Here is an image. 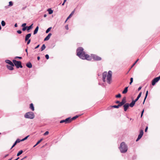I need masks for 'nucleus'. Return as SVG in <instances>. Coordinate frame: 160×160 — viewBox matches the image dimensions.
<instances>
[{
    "label": "nucleus",
    "mask_w": 160,
    "mask_h": 160,
    "mask_svg": "<svg viewBox=\"0 0 160 160\" xmlns=\"http://www.w3.org/2000/svg\"><path fill=\"white\" fill-rule=\"evenodd\" d=\"M14 27L15 28H17L18 27V25L17 23H15L14 25Z\"/></svg>",
    "instance_id": "60"
},
{
    "label": "nucleus",
    "mask_w": 160,
    "mask_h": 160,
    "mask_svg": "<svg viewBox=\"0 0 160 160\" xmlns=\"http://www.w3.org/2000/svg\"><path fill=\"white\" fill-rule=\"evenodd\" d=\"M75 11V9L71 13V14L69 15V16L67 17V20L69 18H70L72 16V15L74 14Z\"/></svg>",
    "instance_id": "17"
},
{
    "label": "nucleus",
    "mask_w": 160,
    "mask_h": 160,
    "mask_svg": "<svg viewBox=\"0 0 160 160\" xmlns=\"http://www.w3.org/2000/svg\"><path fill=\"white\" fill-rule=\"evenodd\" d=\"M14 66V64L13 63V65H7L6 67L7 68L10 70H12L14 69V68L13 67Z\"/></svg>",
    "instance_id": "10"
},
{
    "label": "nucleus",
    "mask_w": 160,
    "mask_h": 160,
    "mask_svg": "<svg viewBox=\"0 0 160 160\" xmlns=\"http://www.w3.org/2000/svg\"><path fill=\"white\" fill-rule=\"evenodd\" d=\"M111 107L112 108H119V107L118 105H114L113 106H111Z\"/></svg>",
    "instance_id": "35"
},
{
    "label": "nucleus",
    "mask_w": 160,
    "mask_h": 160,
    "mask_svg": "<svg viewBox=\"0 0 160 160\" xmlns=\"http://www.w3.org/2000/svg\"><path fill=\"white\" fill-rule=\"evenodd\" d=\"M136 102L134 100H132L130 104L129 103V106L131 108L133 107L134 106Z\"/></svg>",
    "instance_id": "15"
},
{
    "label": "nucleus",
    "mask_w": 160,
    "mask_h": 160,
    "mask_svg": "<svg viewBox=\"0 0 160 160\" xmlns=\"http://www.w3.org/2000/svg\"><path fill=\"white\" fill-rule=\"evenodd\" d=\"M25 51L27 52V55L28 56V49L27 48H26L25 49Z\"/></svg>",
    "instance_id": "55"
},
{
    "label": "nucleus",
    "mask_w": 160,
    "mask_h": 160,
    "mask_svg": "<svg viewBox=\"0 0 160 160\" xmlns=\"http://www.w3.org/2000/svg\"><path fill=\"white\" fill-rule=\"evenodd\" d=\"M25 118L31 119H33L35 117L34 113L32 112H29L26 113L24 115Z\"/></svg>",
    "instance_id": "3"
},
{
    "label": "nucleus",
    "mask_w": 160,
    "mask_h": 160,
    "mask_svg": "<svg viewBox=\"0 0 160 160\" xmlns=\"http://www.w3.org/2000/svg\"><path fill=\"white\" fill-rule=\"evenodd\" d=\"M38 29H39V27L38 26H37L36 28H35V30L34 31V32H33V34L34 35H35L37 33L38 30Z\"/></svg>",
    "instance_id": "22"
},
{
    "label": "nucleus",
    "mask_w": 160,
    "mask_h": 160,
    "mask_svg": "<svg viewBox=\"0 0 160 160\" xmlns=\"http://www.w3.org/2000/svg\"><path fill=\"white\" fill-rule=\"evenodd\" d=\"M144 110L143 109L142 111L141 112V117H142V116H143V113H144Z\"/></svg>",
    "instance_id": "45"
},
{
    "label": "nucleus",
    "mask_w": 160,
    "mask_h": 160,
    "mask_svg": "<svg viewBox=\"0 0 160 160\" xmlns=\"http://www.w3.org/2000/svg\"><path fill=\"white\" fill-rule=\"evenodd\" d=\"M20 142V139L19 138H18L13 144L11 149H12L13 148L15 147L17 143H19Z\"/></svg>",
    "instance_id": "11"
},
{
    "label": "nucleus",
    "mask_w": 160,
    "mask_h": 160,
    "mask_svg": "<svg viewBox=\"0 0 160 160\" xmlns=\"http://www.w3.org/2000/svg\"><path fill=\"white\" fill-rule=\"evenodd\" d=\"M26 66L29 68H31L32 67V65L30 62H28L26 64Z\"/></svg>",
    "instance_id": "18"
},
{
    "label": "nucleus",
    "mask_w": 160,
    "mask_h": 160,
    "mask_svg": "<svg viewBox=\"0 0 160 160\" xmlns=\"http://www.w3.org/2000/svg\"><path fill=\"white\" fill-rule=\"evenodd\" d=\"M141 138H138H138L136 140V141L138 142V141H139Z\"/></svg>",
    "instance_id": "56"
},
{
    "label": "nucleus",
    "mask_w": 160,
    "mask_h": 160,
    "mask_svg": "<svg viewBox=\"0 0 160 160\" xmlns=\"http://www.w3.org/2000/svg\"><path fill=\"white\" fill-rule=\"evenodd\" d=\"M160 79L158 77L154 78L152 81V86L155 85L156 83Z\"/></svg>",
    "instance_id": "8"
},
{
    "label": "nucleus",
    "mask_w": 160,
    "mask_h": 160,
    "mask_svg": "<svg viewBox=\"0 0 160 160\" xmlns=\"http://www.w3.org/2000/svg\"><path fill=\"white\" fill-rule=\"evenodd\" d=\"M47 11L48 12L49 14H52L53 12V10H52V9L50 8H48L47 10Z\"/></svg>",
    "instance_id": "26"
},
{
    "label": "nucleus",
    "mask_w": 160,
    "mask_h": 160,
    "mask_svg": "<svg viewBox=\"0 0 160 160\" xmlns=\"http://www.w3.org/2000/svg\"><path fill=\"white\" fill-rule=\"evenodd\" d=\"M105 79L106 78H102V80L103 81V82H105Z\"/></svg>",
    "instance_id": "62"
},
{
    "label": "nucleus",
    "mask_w": 160,
    "mask_h": 160,
    "mask_svg": "<svg viewBox=\"0 0 160 160\" xmlns=\"http://www.w3.org/2000/svg\"><path fill=\"white\" fill-rule=\"evenodd\" d=\"M70 117H68L65 119L61 120L60 121V123H68L71 122Z\"/></svg>",
    "instance_id": "7"
},
{
    "label": "nucleus",
    "mask_w": 160,
    "mask_h": 160,
    "mask_svg": "<svg viewBox=\"0 0 160 160\" xmlns=\"http://www.w3.org/2000/svg\"><path fill=\"white\" fill-rule=\"evenodd\" d=\"M119 148L122 153H125L127 152L128 147L125 142H122L120 144Z\"/></svg>",
    "instance_id": "2"
},
{
    "label": "nucleus",
    "mask_w": 160,
    "mask_h": 160,
    "mask_svg": "<svg viewBox=\"0 0 160 160\" xmlns=\"http://www.w3.org/2000/svg\"><path fill=\"white\" fill-rule=\"evenodd\" d=\"M46 47L45 45L44 44H43L42 45L41 48L39 50L40 51H41V52L43 51V50H44L45 49Z\"/></svg>",
    "instance_id": "24"
},
{
    "label": "nucleus",
    "mask_w": 160,
    "mask_h": 160,
    "mask_svg": "<svg viewBox=\"0 0 160 160\" xmlns=\"http://www.w3.org/2000/svg\"><path fill=\"white\" fill-rule=\"evenodd\" d=\"M91 58H92L93 60L96 61H99L102 60V58L97 55L92 54L91 55Z\"/></svg>",
    "instance_id": "5"
},
{
    "label": "nucleus",
    "mask_w": 160,
    "mask_h": 160,
    "mask_svg": "<svg viewBox=\"0 0 160 160\" xmlns=\"http://www.w3.org/2000/svg\"><path fill=\"white\" fill-rule=\"evenodd\" d=\"M27 45H28L29 44H30V42H31V39H28V40H27Z\"/></svg>",
    "instance_id": "42"
},
{
    "label": "nucleus",
    "mask_w": 160,
    "mask_h": 160,
    "mask_svg": "<svg viewBox=\"0 0 160 160\" xmlns=\"http://www.w3.org/2000/svg\"><path fill=\"white\" fill-rule=\"evenodd\" d=\"M120 102L119 101H117L116 102H115V103H117V104H119V102Z\"/></svg>",
    "instance_id": "58"
},
{
    "label": "nucleus",
    "mask_w": 160,
    "mask_h": 160,
    "mask_svg": "<svg viewBox=\"0 0 160 160\" xmlns=\"http://www.w3.org/2000/svg\"><path fill=\"white\" fill-rule=\"evenodd\" d=\"M26 25H27L26 23H23L22 24L21 27H26V26H26Z\"/></svg>",
    "instance_id": "41"
},
{
    "label": "nucleus",
    "mask_w": 160,
    "mask_h": 160,
    "mask_svg": "<svg viewBox=\"0 0 160 160\" xmlns=\"http://www.w3.org/2000/svg\"><path fill=\"white\" fill-rule=\"evenodd\" d=\"M81 115V114L79 115H76V116H74L72 118H71L70 117V120L71 121V122L72 121L78 118V117H79Z\"/></svg>",
    "instance_id": "16"
},
{
    "label": "nucleus",
    "mask_w": 160,
    "mask_h": 160,
    "mask_svg": "<svg viewBox=\"0 0 160 160\" xmlns=\"http://www.w3.org/2000/svg\"><path fill=\"white\" fill-rule=\"evenodd\" d=\"M136 155H134L133 157H132V159L134 160V159H136Z\"/></svg>",
    "instance_id": "51"
},
{
    "label": "nucleus",
    "mask_w": 160,
    "mask_h": 160,
    "mask_svg": "<svg viewBox=\"0 0 160 160\" xmlns=\"http://www.w3.org/2000/svg\"><path fill=\"white\" fill-rule=\"evenodd\" d=\"M47 16V15L46 14H44V15H43V17H44L45 18Z\"/></svg>",
    "instance_id": "64"
},
{
    "label": "nucleus",
    "mask_w": 160,
    "mask_h": 160,
    "mask_svg": "<svg viewBox=\"0 0 160 160\" xmlns=\"http://www.w3.org/2000/svg\"><path fill=\"white\" fill-rule=\"evenodd\" d=\"M124 104V103H122V102H120L118 105L119 108L122 105L123 106Z\"/></svg>",
    "instance_id": "38"
},
{
    "label": "nucleus",
    "mask_w": 160,
    "mask_h": 160,
    "mask_svg": "<svg viewBox=\"0 0 160 160\" xmlns=\"http://www.w3.org/2000/svg\"><path fill=\"white\" fill-rule=\"evenodd\" d=\"M12 61L14 66L15 65L17 68H22V62L20 61H17L15 59H13Z\"/></svg>",
    "instance_id": "4"
},
{
    "label": "nucleus",
    "mask_w": 160,
    "mask_h": 160,
    "mask_svg": "<svg viewBox=\"0 0 160 160\" xmlns=\"http://www.w3.org/2000/svg\"><path fill=\"white\" fill-rule=\"evenodd\" d=\"M26 8H27V6H25V7H22V10H24Z\"/></svg>",
    "instance_id": "53"
},
{
    "label": "nucleus",
    "mask_w": 160,
    "mask_h": 160,
    "mask_svg": "<svg viewBox=\"0 0 160 160\" xmlns=\"http://www.w3.org/2000/svg\"><path fill=\"white\" fill-rule=\"evenodd\" d=\"M76 53L77 55L82 59H86L88 61H90L92 59L89 55L85 53L83 48L82 47H79L77 48Z\"/></svg>",
    "instance_id": "1"
},
{
    "label": "nucleus",
    "mask_w": 160,
    "mask_h": 160,
    "mask_svg": "<svg viewBox=\"0 0 160 160\" xmlns=\"http://www.w3.org/2000/svg\"><path fill=\"white\" fill-rule=\"evenodd\" d=\"M33 23L32 24L29 26H27V32H30V30L32 29L33 28Z\"/></svg>",
    "instance_id": "13"
},
{
    "label": "nucleus",
    "mask_w": 160,
    "mask_h": 160,
    "mask_svg": "<svg viewBox=\"0 0 160 160\" xmlns=\"http://www.w3.org/2000/svg\"><path fill=\"white\" fill-rule=\"evenodd\" d=\"M121 102H122L123 103H124V104L126 103V97H124L123 98Z\"/></svg>",
    "instance_id": "25"
},
{
    "label": "nucleus",
    "mask_w": 160,
    "mask_h": 160,
    "mask_svg": "<svg viewBox=\"0 0 160 160\" xmlns=\"http://www.w3.org/2000/svg\"><path fill=\"white\" fill-rule=\"evenodd\" d=\"M13 5V2L12 1H10L9 2L8 5L10 7H12Z\"/></svg>",
    "instance_id": "33"
},
{
    "label": "nucleus",
    "mask_w": 160,
    "mask_h": 160,
    "mask_svg": "<svg viewBox=\"0 0 160 160\" xmlns=\"http://www.w3.org/2000/svg\"><path fill=\"white\" fill-rule=\"evenodd\" d=\"M140 135H141L142 136L143 134V131L142 130H141L140 131L139 134Z\"/></svg>",
    "instance_id": "34"
},
{
    "label": "nucleus",
    "mask_w": 160,
    "mask_h": 160,
    "mask_svg": "<svg viewBox=\"0 0 160 160\" xmlns=\"http://www.w3.org/2000/svg\"><path fill=\"white\" fill-rule=\"evenodd\" d=\"M142 88V87L141 86L139 87L138 88V91H139Z\"/></svg>",
    "instance_id": "52"
},
{
    "label": "nucleus",
    "mask_w": 160,
    "mask_h": 160,
    "mask_svg": "<svg viewBox=\"0 0 160 160\" xmlns=\"http://www.w3.org/2000/svg\"><path fill=\"white\" fill-rule=\"evenodd\" d=\"M138 60H139L138 59H137V60L135 61V62L132 65V66H131V68H132L136 64V63L138 61Z\"/></svg>",
    "instance_id": "40"
},
{
    "label": "nucleus",
    "mask_w": 160,
    "mask_h": 160,
    "mask_svg": "<svg viewBox=\"0 0 160 160\" xmlns=\"http://www.w3.org/2000/svg\"><path fill=\"white\" fill-rule=\"evenodd\" d=\"M29 136V135H28L27 136L25 137L24 138H22V139L20 140V142L23 141L25 140H26L28 138Z\"/></svg>",
    "instance_id": "28"
},
{
    "label": "nucleus",
    "mask_w": 160,
    "mask_h": 160,
    "mask_svg": "<svg viewBox=\"0 0 160 160\" xmlns=\"http://www.w3.org/2000/svg\"><path fill=\"white\" fill-rule=\"evenodd\" d=\"M39 46H40V44L38 45L34 49H36L38 48L39 47Z\"/></svg>",
    "instance_id": "50"
},
{
    "label": "nucleus",
    "mask_w": 160,
    "mask_h": 160,
    "mask_svg": "<svg viewBox=\"0 0 160 160\" xmlns=\"http://www.w3.org/2000/svg\"><path fill=\"white\" fill-rule=\"evenodd\" d=\"M65 28L67 30H68L69 28H68V25H66L65 26Z\"/></svg>",
    "instance_id": "48"
},
{
    "label": "nucleus",
    "mask_w": 160,
    "mask_h": 160,
    "mask_svg": "<svg viewBox=\"0 0 160 160\" xmlns=\"http://www.w3.org/2000/svg\"><path fill=\"white\" fill-rule=\"evenodd\" d=\"M148 126H147L145 128V132H147V130H148Z\"/></svg>",
    "instance_id": "49"
},
{
    "label": "nucleus",
    "mask_w": 160,
    "mask_h": 160,
    "mask_svg": "<svg viewBox=\"0 0 160 160\" xmlns=\"http://www.w3.org/2000/svg\"><path fill=\"white\" fill-rule=\"evenodd\" d=\"M128 87H126L124 88V90L122 92V93L123 94H126L128 91Z\"/></svg>",
    "instance_id": "20"
},
{
    "label": "nucleus",
    "mask_w": 160,
    "mask_h": 160,
    "mask_svg": "<svg viewBox=\"0 0 160 160\" xmlns=\"http://www.w3.org/2000/svg\"><path fill=\"white\" fill-rule=\"evenodd\" d=\"M22 27V30L23 31H25L26 30H27V26H26V27Z\"/></svg>",
    "instance_id": "31"
},
{
    "label": "nucleus",
    "mask_w": 160,
    "mask_h": 160,
    "mask_svg": "<svg viewBox=\"0 0 160 160\" xmlns=\"http://www.w3.org/2000/svg\"><path fill=\"white\" fill-rule=\"evenodd\" d=\"M130 82H133V78H131L130 79Z\"/></svg>",
    "instance_id": "54"
},
{
    "label": "nucleus",
    "mask_w": 160,
    "mask_h": 160,
    "mask_svg": "<svg viewBox=\"0 0 160 160\" xmlns=\"http://www.w3.org/2000/svg\"><path fill=\"white\" fill-rule=\"evenodd\" d=\"M40 57L39 56H38L37 57V59L38 60H39L40 59Z\"/></svg>",
    "instance_id": "61"
},
{
    "label": "nucleus",
    "mask_w": 160,
    "mask_h": 160,
    "mask_svg": "<svg viewBox=\"0 0 160 160\" xmlns=\"http://www.w3.org/2000/svg\"><path fill=\"white\" fill-rule=\"evenodd\" d=\"M142 92H140L138 94V96L137 98L134 100L137 102V101L141 97V95H142Z\"/></svg>",
    "instance_id": "19"
},
{
    "label": "nucleus",
    "mask_w": 160,
    "mask_h": 160,
    "mask_svg": "<svg viewBox=\"0 0 160 160\" xmlns=\"http://www.w3.org/2000/svg\"><path fill=\"white\" fill-rule=\"evenodd\" d=\"M15 59L18 58L19 59H21L22 58V57H21L16 56L14 58Z\"/></svg>",
    "instance_id": "43"
},
{
    "label": "nucleus",
    "mask_w": 160,
    "mask_h": 160,
    "mask_svg": "<svg viewBox=\"0 0 160 160\" xmlns=\"http://www.w3.org/2000/svg\"><path fill=\"white\" fill-rule=\"evenodd\" d=\"M107 75V72H104L102 73V78H106Z\"/></svg>",
    "instance_id": "27"
},
{
    "label": "nucleus",
    "mask_w": 160,
    "mask_h": 160,
    "mask_svg": "<svg viewBox=\"0 0 160 160\" xmlns=\"http://www.w3.org/2000/svg\"><path fill=\"white\" fill-rule=\"evenodd\" d=\"M52 27H50L48 28L47 30L46 31V33H48L51 30V29H52Z\"/></svg>",
    "instance_id": "30"
},
{
    "label": "nucleus",
    "mask_w": 160,
    "mask_h": 160,
    "mask_svg": "<svg viewBox=\"0 0 160 160\" xmlns=\"http://www.w3.org/2000/svg\"><path fill=\"white\" fill-rule=\"evenodd\" d=\"M45 57L47 59H48L49 58V56L48 54H46L45 56Z\"/></svg>",
    "instance_id": "44"
},
{
    "label": "nucleus",
    "mask_w": 160,
    "mask_h": 160,
    "mask_svg": "<svg viewBox=\"0 0 160 160\" xmlns=\"http://www.w3.org/2000/svg\"><path fill=\"white\" fill-rule=\"evenodd\" d=\"M5 62L7 63L8 64L10 65H13V62H11L10 60L8 59H7L5 60Z\"/></svg>",
    "instance_id": "21"
},
{
    "label": "nucleus",
    "mask_w": 160,
    "mask_h": 160,
    "mask_svg": "<svg viewBox=\"0 0 160 160\" xmlns=\"http://www.w3.org/2000/svg\"><path fill=\"white\" fill-rule=\"evenodd\" d=\"M138 138H142V136L139 134L138 136Z\"/></svg>",
    "instance_id": "59"
},
{
    "label": "nucleus",
    "mask_w": 160,
    "mask_h": 160,
    "mask_svg": "<svg viewBox=\"0 0 160 160\" xmlns=\"http://www.w3.org/2000/svg\"><path fill=\"white\" fill-rule=\"evenodd\" d=\"M49 133V132L48 131H46L44 134V135H46L48 134Z\"/></svg>",
    "instance_id": "47"
},
{
    "label": "nucleus",
    "mask_w": 160,
    "mask_h": 160,
    "mask_svg": "<svg viewBox=\"0 0 160 160\" xmlns=\"http://www.w3.org/2000/svg\"><path fill=\"white\" fill-rule=\"evenodd\" d=\"M8 154H6V155L4 157V158H6V157H7L8 156Z\"/></svg>",
    "instance_id": "63"
},
{
    "label": "nucleus",
    "mask_w": 160,
    "mask_h": 160,
    "mask_svg": "<svg viewBox=\"0 0 160 160\" xmlns=\"http://www.w3.org/2000/svg\"><path fill=\"white\" fill-rule=\"evenodd\" d=\"M43 138H41L40 140L38 141L36 143L37 145H38L43 140Z\"/></svg>",
    "instance_id": "37"
},
{
    "label": "nucleus",
    "mask_w": 160,
    "mask_h": 160,
    "mask_svg": "<svg viewBox=\"0 0 160 160\" xmlns=\"http://www.w3.org/2000/svg\"><path fill=\"white\" fill-rule=\"evenodd\" d=\"M31 33H29L28 34H27L25 37V41H27V40H28V39H29V38L31 37Z\"/></svg>",
    "instance_id": "14"
},
{
    "label": "nucleus",
    "mask_w": 160,
    "mask_h": 160,
    "mask_svg": "<svg viewBox=\"0 0 160 160\" xmlns=\"http://www.w3.org/2000/svg\"><path fill=\"white\" fill-rule=\"evenodd\" d=\"M1 25L2 26H4L6 25V23L4 21H2L1 22Z\"/></svg>",
    "instance_id": "32"
},
{
    "label": "nucleus",
    "mask_w": 160,
    "mask_h": 160,
    "mask_svg": "<svg viewBox=\"0 0 160 160\" xmlns=\"http://www.w3.org/2000/svg\"><path fill=\"white\" fill-rule=\"evenodd\" d=\"M121 97V94L120 93H118V94L116 95L115 96V97L116 98H120Z\"/></svg>",
    "instance_id": "36"
},
{
    "label": "nucleus",
    "mask_w": 160,
    "mask_h": 160,
    "mask_svg": "<svg viewBox=\"0 0 160 160\" xmlns=\"http://www.w3.org/2000/svg\"><path fill=\"white\" fill-rule=\"evenodd\" d=\"M23 151L22 150H21L18 152L17 154V156H19L20 155H21L23 152Z\"/></svg>",
    "instance_id": "29"
},
{
    "label": "nucleus",
    "mask_w": 160,
    "mask_h": 160,
    "mask_svg": "<svg viewBox=\"0 0 160 160\" xmlns=\"http://www.w3.org/2000/svg\"><path fill=\"white\" fill-rule=\"evenodd\" d=\"M17 32L18 34H20L22 33V31L20 30H18L17 31Z\"/></svg>",
    "instance_id": "46"
},
{
    "label": "nucleus",
    "mask_w": 160,
    "mask_h": 160,
    "mask_svg": "<svg viewBox=\"0 0 160 160\" xmlns=\"http://www.w3.org/2000/svg\"><path fill=\"white\" fill-rule=\"evenodd\" d=\"M112 72L111 71H109L108 72L107 76V82L108 84L110 83V81L112 79Z\"/></svg>",
    "instance_id": "6"
},
{
    "label": "nucleus",
    "mask_w": 160,
    "mask_h": 160,
    "mask_svg": "<svg viewBox=\"0 0 160 160\" xmlns=\"http://www.w3.org/2000/svg\"><path fill=\"white\" fill-rule=\"evenodd\" d=\"M52 34L51 33H49L48 35L44 38V41H47L49 40Z\"/></svg>",
    "instance_id": "12"
},
{
    "label": "nucleus",
    "mask_w": 160,
    "mask_h": 160,
    "mask_svg": "<svg viewBox=\"0 0 160 160\" xmlns=\"http://www.w3.org/2000/svg\"><path fill=\"white\" fill-rule=\"evenodd\" d=\"M9 7H10L8 5L7 6H5V8L6 9H7V8H8Z\"/></svg>",
    "instance_id": "57"
},
{
    "label": "nucleus",
    "mask_w": 160,
    "mask_h": 160,
    "mask_svg": "<svg viewBox=\"0 0 160 160\" xmlns=\"http://www.w3.org/2000/svg\"><path fill=\"white\" fill-rule=\"evenodd\" d=\"M129 103H126L124 104L123 106L124 111L125 112L129 108Z\"/></svg>",
    "instance_id": "9"
},
{
    "label": "nucleus",
    "mask_w": 160,
    "mask_h": 160,
    "mask_svg": "<svg viewBox=\"0 0 160 160\" xmlns=\"http://www.w3.org/2000/svg\"><path fill=\"white\" fill-rule=\"evenodd\" d=\"M29 108L32 111H33L34 110V108L33 104L32 103H31L30 104Z\"/></svg>",
    "instance_id": "23"
},
{
    "label": "nucleus",
    "mask_w": 160,
    "mask_h": 160,
    "mask_svg": "<svg viewBox=\"0 0 160 160\" xmlns=\"http://www.w3.org/2000/svg\"><path fill=\"white\" fill-rule=\"evenodd\" d=\"M148 94V91L147 90L146 91V93L145 96V97L144 98L145 99H146V98H147V97Z\"/></svg>",
    "instance_id": "39"
}]
</instances>
